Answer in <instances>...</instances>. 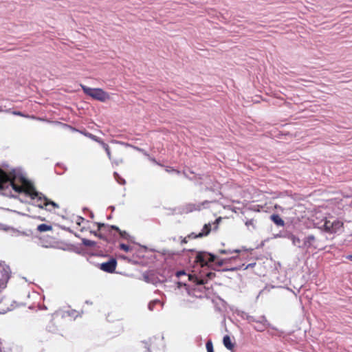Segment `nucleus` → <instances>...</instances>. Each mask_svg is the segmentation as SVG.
Segmentation results:
<instances>
[{"instance_id": "nucleus-11", "label": "nucleus", "mask_w": 352, "mask_h": 352, "mask_svg": "<svg viewBox=\"0 0 352 352\" xmlns=\"http://www.w3.org/2000/svg\"><path fill=\"white\" fill-rule=\"evenodd\" d=\"M223 342L224 346L229 350H232L234 344L232 343L231 339L229 336L226 335L223 337Z\"/></svg>"}, {"instance_id": "nucleus-31", "label": "nucleus", "mask_w": 352, "mask_h": 352, "mask_svg": "<svg viewBox=\"0 0 352 352\" xmlns=\"http://www.w3.org/2000/svg\"><path fill=\"white\" fill-rule=\"evenodd\" d=\"M348 260L352 261V254L348 255L346 257Z\"/></svg>"}, {"instance_id": "nucleus-2", "label": "nucleus", "mask_w": 352, "mask_h": 352, "mask_svg": "<svg viewBox=\"0 0 352 352\" xmlns=\"http://www.w3.org/2000/svg\"><path fill=\"white\" fill-rule=\"evenodd\" d=\"M83 92L94 100L104 102L110 99L109 94L100 88H90L84 85H80Z\"/></svg>"}, {"instance_id": "nucleus-1", "label": "nucleus", "mask_w": 352, "mask_h": 352, "mask_svg": "<svg viewBox=\"0 0 352 352\" xmlns=\"http://www.w3.org/2000/svg\"><path fill=\"white\" fill-rule=\"evenodd\" d=\"M16 179V173L14 170L6 172L0 168V190L3 195L8 196L11 193L10 188H12L16 192H24L32 199H35L38 192L33 184L25 178L21 177V185L19 186L15 183Z\"/></svg>"}, {"instance_id": "nucleus-29", "label": "nucleus", "mask_w": 352, "mask_h": 352, "mask_svg": "<svg viewBox=\"0 0 352 352\" xmlns=\"http://www.w3.org/2000/svg\"><path fill=\"white\" fill-rule=\"evenodd\" d=\"M196 234L195 233H191L190 234L188 235V238H190V239H195L194 236H195Z\"/></svg>"}, {"instance_id": "nucleus-33", "label": "nucleus", "mask_w": 352, "mask_h": 352, "mask_svg": "<svg viewBox=\"0 0 352 352\" xmlns=\"http://www.w3.org/2000/svg\"><path fill=\"white\" fill-rule=\"evenodd\" d=\"M254 265V264H250L249 265H250V267H252Z\"/></svg>"}, {"instance_id": "nucleus-8", "label": "nucleus", "mask_w": 352, "mask_h": 352, "mask_svg": "<svg viewBox=\"0 0 352 352\" xmlns=\"http://www.w3.org/2000/svg\"><path fill=\"white\" fill-rule=\"evenodd\" d=\"M254 323V328L257 331H263L267 328V320L264 319L263 321L252 320Z\"/></svg>"}, {"instance_id": "nucleus-15", "label": "nucleus", "mask_w": 352, "mask_h": 352, "mask_svg": "<svg viewBox=\"0 0 352 352\" xmlns=\"http://www.w3.org/2000/svg\"><path fill=\"white\" fill-rule=\"evenodd\" d=\"M101 146L103 147V148L106 151L109 159L111 160V151H110V148H109V145L107 144H106L105 142H104Z\"/></svg>"}, {"instance_id": "nucleus-27", "label": "nucleus", "mask_w": 352, "mask_h": 352, "mask_svg": "<svg viewBox=\"0 0 352 352\" xmlns=\"http://www.w3.org/2000/svg\"><path fill=\"white\" fill-rule=\"evenodd\" d=\"M110 228H111V230H116V231H117V232H119V231L120 230V228H119L118 226H111L110 227Z\"/></svg>"}, {"instance_id": "nucleus-21", "label": "nucleus", "mask_w": 352, "mask_h": 352, "mask_svg": "<svg viewBox=\"0 0 352 352\" xmlns=\"http://www.w3.org/2000/svg\"><path fill=\"white\" fill-rule=\"evenodd\" d=\"M166 171L168 172V173H175L177 174H180V171L177 170V169H175L173 167H171V166H167L166 168Z\"/></svg>"}, {"instance_id": "nucleus-19", "label": "nucleus", "mask_w": 352, "mask_h": 352, "mask_svg": "<svg viewBox=\"0 0 352 352\" xmlns=\"http://www.w3.org/2000/svg\"><path fill=\"white\" fill-rule=\"evenodd\" d=\"M206 346L208 352H214L213 345L211 340H208L206 342Z\"/></svg>"}, {"instance_id": "nucleus-26", "label": "nucleus", "mask_w": 352, "mask_h": 352, "mask_svg": "<svg viewBox=\"0 0 352 352\" xmlns=\"http://www.w3.org/2000/svg\"><path fill=\"white\" fill-rule=\"evenodd\" d=\"M221 221V217L217 219L213 223V224H215V227H214V229H217V227H218V224H219V222Z\"/></svg>"}, {"instance_id": "nucleus-4", "label": "nucleus", "mask_w": 352, "mask_h": 352, "mask_svg": "<svg viewBox=\"0 0 352 352\" xmlns=\"http://www.w3.org/2000/svg\"><path fill=\"white\" fill-rule=\"evenodd\" d=\"M344 223L340 220H335L331 221L327 219L324 220V224L322 226L323 230L329 234L336 233L340 229L343 228Z\"/></svg>"}, {"instance_id": "nucleus-28", "label": "nucleus", "mask_w": 352, "mask_h": 352, "mask_svg": "<svg viewBox=\"0 0 352 352\" xmlns=\"http://www.w3.org/2000/svg\"><path fill=\"white\" fill-rule=\"evenodd\" d=\"M14 115L24 116V115L21 111H13Z\"/></svg>"}, {"instance_id": "nucleus-7", "label": "nucleus", "mask_w": 352, "mask_h": 352, "mask_svg": "<svg viewBox=\"0 0 352 352\" xmlns=\"http://www.w3.org/2000/svg\"><path fill=\"white\" fill-rule=\"evenodd\" d=\"M316 239L314 236L309 235L307 237H305L303 239V243L302 245V248L305 249L307 251L310 249L311 248H316V246L314 245V243Z\"/></svg>"}, {"instance_id": "nucleus-16", "label": "nucleus", "mask_w": 352, "mask_h": 352, "mask_svg": "<svg viewBox=\"0 0 352 352\" xmlns=\"http://www.w3.org/2000/svg\"><path fill=\"white\" fill-rule=\"evenodd\" d=\"M239 252H240V250H231L222 249V250H219V252L222 254H232L233 252L239 253Z\"/></svg>"}, {"instance_id": "nucleus-24", "label": "nucleus", "mask_w": 352, "mask_h": 352, "mask_svg": "<svg viewBox=\"0 0 352 352\" xmlns=\"http://www.w3.org/2000/svg\"><path fill=\"white\" fill-rule=\"evenodd\" d=\"M96 225H97V227H98V231H100L102 228L107 227L105 224L101 223H97Z\"/></svg>"}, {"instance_id": "nucleus-32", "label": "nucleus", "mask_w": 352, "mask_h": 352, "mask_svg": "<svg viewBox=\"0 0 352 352\" xmlns=\"http://www.w3.org/2000/svg\"><path fill=\"white\" fill-rule=\"evenodd\" d=\"M187 239V238H186V237H185V238L182 241V243H186L188 242V241H187V239Z\"/></svg>"}, {"instance_id": "nucleus-25", "label": "nucleus", "mask_w": 352, "mask_h": 352, "mask_svg": "<svg viewBox=\"0 0 352 352\" xmlns=\"http://www.w3.org/2000/svg\"><path fill=\"white\" fill-rule=\"evenodd\" d=\"M225 263H226V260H224V259H221V260H219L217 261V264L219 266H222Z\"/></svg>"}, {"instance_id": "nucleus-23", "label": "nucleus", "mask_w": 352, "mask_h": 352, "mask_svg": "<svg viewBox=\"0 0 352 352\" xmlns=\"http://www.w3.org/2000/svg\"><path fill=\"white\" fill-rule=\"evenodd\" d=\"M245 226L249 227V226H252V227H254V220L253 219H249V220H247L245 221Z\"/></svg>"}, {"instance_id": "nucleus-18", "label": "nucleus", "mask_w": 352, "mask_h": 352, "mask_svg": "<svg viewBox=\"0 0 352 352\" xmlns=\"http://www.w3.org/2000/svg\"><path fill=\"white\" fill-rule=\"evenodd\" d=\"M119 247H120V250H122L123 251H124L126 252H129L132 250V248L129 245L124 244V243L120 244Z\"/></svg>"}, {"instance_id": "nucleus-20", "label": "nucleus", "mask_w": 352, "mask_h": 352, "mask_svg": "<svg viewBox=\"0 0 352 352\" xmlns=\"http://www.w3.org/2000/svg\"><path fill=\"white\" fill-rule=\"evenodd\" d=\"M160 301L158 300L151 301L148 304V309H149V310L153 311V309H154L155 305H157V304H160Z\"/></svg>"}, {"instance_id": "nucleus-5", "label": "nucleus", "mask_w": 352, "mask_h": 352, "mask_svg": "<svg viewBox=\"0 0 352 352\" xmlns=\"http://www.w3.org/2000/svg\"><path fill=\"white\" fill-rule=\"evenodd\" d=\"M216 256L210 253L200 252L196 256L195 261L199 263L202 267L208 265L209 263L214 261Z\"/></svg>"}, {"instance_id": "nucleus-14", "label": "nucleus", "mask_w": 352, "mask_h": 352, "mask_svg": "<svg viewBox=\"0 0 352 352\" xmlns=\"http://www.w3.org/2000/svg\"><path fill=\"white\" fill-rule=\"evenodd\" d=\"M292 241V243L296 245V246H298V248H302V245H300L301 243V241L300 239L294 236V235H292L291 237H290Z\"/></svg>"}, {"instance_id": "nucleus-9", "label": "nucleus", "mask_w": 352, "mask_h": 352, "mask_svg": "<svg viewBox=\"0 0 352 352\" xmlns=\"http://www.w3.org/2000/svg\"><path fill=\"white\" fill-rule=\"evenodd\" d=\"M211 229H212L211 223H206L204 226V228H203L201 232H199L197 235H195L194 236V238H201L203 236H208L209 234V233L210 232Z\"/></svg>"}, {"instance_id": "nucleus-12", "label": "nucleus", "mask_w": 352, "mask_h": 352, "mask_svg": "<svg viewBox=\"0 0 352 352\" xmlns=\"http://www.w3.org/2000/svg\"><path fill=\"white\" fill-rule=\"evenodd\" d=\"M36 230L40 232H44L47 231H52V226L51 225L47 224H40L37 226Z\"/></svg>"}, {"instance_id": "nucleus-17", "label": "nucleus", "mask_w": 352, "mask_h": 352, "mask_svg": "<svg viewBox=\"0 0 352 352\" xmlns=\"http://www.w3.org/2000/svg\"><path fill=\"white\" fill-rule=\"evenodd\" d=\"M9 277L6 276L3 278L0 279V289H4L6 287Z\"/></svg>"}, {"instance_id": "nucleus-3", "label": "nucleus", "mask_w": 352, "mask_h": 352, "mask_svg": "<svg viewBox=\"0 0 352 352\" xmlns=\"http://www.w3.org/2000/svg\"><path fill=\"white\" fill-rule=\"evenodd\" d=\"M35 203L40 208H45L50 212L55 211L56 209L59 208V206L54 201H50L46 197L43 196L42 193L38 192V196L35 197Z\"/></svg>"}, {"instance_id": "nucleus-10", "label": "nucleus", "mask_w": 352, "mask_h": 352, "mask_svg": "<svg viewBox=\"0 0 352 352\" xmlns=\"http://www.w3.org/2000/svg\"><path fill=\"white\" fill-rule=\"evenodd\" d=\"M270 219L278 226H284L285 222L277 214H273L270 216Z\"/></svg>"}, {"instance_id": "nucleus-13", "label": "nucleus", "mask_w": 352, "mask_h": 352, "mask_svg": "<svg viewBox=\"0 0 352 352\" xmlns=\"http://www.w3.org/2000/svg\"><path fill=\"white\" fill-rule=\"evenodd\" d=\"M85 135L91 139L92 140L99 143L100 145H102L104 142L100 138L97 137L96 135L91 134L90 133H85Z\"/></svg>"}, {"instance_id": "nucleus-30", "label": "nucleus", "mask_w": 352, "mask_h": 352, "mask_svg": "<svg viewBox=\"0 0 352 352\" xmlns=\"http://www.w3.org/2000/svg\"><path fill=\"white\" fill-rule=\"evenodd\" d=\"M182 274H185V272L184 271H179L177 272V276H180Z\"/></svg>"}, {"instance_id": "nucleus-6", "label": "nucleus", "mask_w": 352, "mask_h": 352, "mask_svg": "<svg viewBox=\"0 0 352 352\" xmlns=\"http://www.w3.org/2000/svg\"><path fill=\"white\" fill-rule=\"evenodd\" d=\"M117 266V261L115 258H111L107 262L100 264V269L108 273H113L115 272Z\"/></svg>"}, {"instance_id": "nucleus-22", "label": "nucleus", "mask_w": 352, "mask_h": 352, "mask_svg": "<svg viewBox=\"0 0 352 352\" xmlns=\"http://www.w3.org/2000/svg\"><path fill=\"white\" fill-rule=\"evenodd\" d=\"M119 234H120V237H122L124 239H129V234L126 231L120 230Z\"/></svg>"}]
</instances>
